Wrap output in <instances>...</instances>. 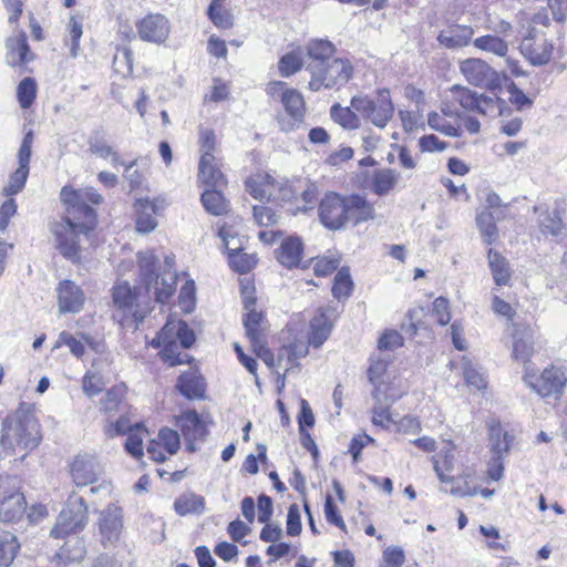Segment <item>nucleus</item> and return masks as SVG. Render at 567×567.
Here are the masks:
<instances>
[{"label": "nucleus", "instance_id": "obj_3", "mask_svg": "<svg viewBox=\"0 0 567 567\" xmlns=\"http://www.w3.org/2000/svg\"><path fill=\"white\" fill-rule=\"evenodd\" d=\"M40 440V425L32 405L20 403L17 411L2 423L0 445L6 451H13L17 446L32 450L39 445Z\"/></svg>", "mask_w": 567, "mask_h": 567}, {"label": "nucleus", "instance_id": "obj_54", "mask_svg": "<svg viewBox=\"0 0 567 567\" xmlns=\"http://www.w3.org/2000/svg\"><path fill=\"white\" fill-rule=\"evenodd\" d=\"M301 188V183L298 185L291 184L289 182H277L275 186V194L272 196L274 199H280L282 202H299V190Z\"/></svg>", "mask_w": 567, "mask_h": 567}, {"label": "nucleus", "instance_id": "obj_46", "mask_svg": "<svg viewBox=\"0 0 567 567\" xmlns=\"http://www.w3.org/2000/svg\"><path fill=\"white\" fill-rule=\"evenodd\" d=\"M229 266L239 274H246L256 265L255 257L244 252L241 249H229Z\"/></svg>", "mask_w": 567, "mask_h": 567}, {"label": "nucleus", "instance_id": "obj_16", "mask_svg": "<svg viewBox=\"0 0 567 567\" xmlns=\"http://www.w3.org/2000/svg\"><path fill=\"white\" fill-rule=\"evenodd\" d=\"M99 529L102 543L113 544L120 539L123 529V511L115 504H110L100 513Z\"/></svg>", "mask_w": 567, "mask_h": 567}, {"label": "nucleus", "instance_id": "obj_23", "mask_svg": "<svg viewBox=\"0 0 567 567\" xmlns=\"http://www.w3.org/2000/svg\"><path fill=\"white\" fill-rule=\"evenodd\" d=\"M255 303L254 298L246 297L244 300V309L247 311L244 318V327L252 347L260 343L265 330V318L261 312L255 310Z\"/></svg>", "mask_w": 567, "mask_h": 567}, {"label": "nucleus", "instance_id": "obj_51", "mask_svg": "<svg viewBox=\"0 0 567 567\" xmlns=\"http://www.w3.org/2000/svg\"><path fill=\"white\" fill-rule=\"evenodd\" d=\"M37 84L32 78H24L18 85V100L22 109L31 106L35 99Z\"/></svg>", "mask_w": 567, "mask_h": 567}, {"label": "nucleus", "instance_id": "obj_10", "mask_svg": "<svg viewBox=\"0 0 567 567\" xmlns=\"http://www.w3.org/2000/svg\"><path fill=\"white\" fill-rule=\"evenodd\" d=\"M523 379L542 398L561 395L567 382L564 370L555 365L546 368L539 375L529 372L526 367Z\"/></svg>", "mask_w": 567, "mask_h": 567}, {"label": "nucleus", "instance_id": "obj_47", "mask_svg": "<svg viewBox=\"0 0 567 567\" xmlns=\"http://www.w3.org/2000/svg\"><path fill=\"white\" fill-rule=\"evenodd\" d=\"M451 92L453 94L454 101H456L464 110H467V111L476 110L480 94L471 91L467 87L460 86V85H454L451 89Z\"/></svg>", "mask_w": 567, "mask_h": 567}, {"label": "nucleus", "instance_id": "obj_38", "mask_svg": "<svg viewBox=\"0 0 567 567\" xmlns=\"http://www.w3.org/2000/svg\"><path fill=\"white\" fill-rule=\"evenodd\" d=\"M200 200L206 212L214 216L224 215L229 209V203L226 200L224 195L215 189L205 190L202 194Z\"/></svg>", "mask_w": 567, "mask_h": 567}, {"label": "nucleus", "instance_id": "obj_22", "mask_svg": "<svg viewBox=\"0 0 567 567\" xmlns=\"http://www.w3.org/2000/svg\"><path fill=\"white\" fill-rule=\"evenodd\" d=\"M100 472L96 460L87 454L78 455L71 466V475L78 486H87L94 483Z\"/></svg>", "mask_w": 567, "mask_h": 567}, {"label": "nucleus", "instance_id": "obj_33", "mask_svg": "<svg viewBox=\"0 0 567 567\" xmlns=\"http://www.w3.org/2000/svg\"><path fill=\"white\" fill-rule=\"evenodd\" d=\"M89 151L91 154L104 159L110 157L114 167L124 165L120 155L113 150L100 132H94L89 138Z\"/></svg>", "mask_w": 567, "mask_h": 567}, {"label": "nucleus", "instance_id": "obj_4", "mask_svg": "<svg viewBox=\"0 0 567 567\" xmlns=\"http://www.w3.org/2000/svg\"><path fill=\"white\" fill-rule=\"evenodd\" d=\"M148 296L142 288H132L127 281L117 282L113 288V302L122 312V324L136 329L150 312Z\"/></svg>", "mask_w": 567, "mask_h": 567}, {"label": "nucleus", "instance_id": "obj_26", "mask_svg": "<svg viewBox=\"0 0 567 567\" xmlns=\"http://www.w3.org/2000/svg\"><path fill=\"white\" fill-rule=\"evenodd\" d=\"M302 250L301 239L297 236H290L281 241L280 247L276 250V258L286 268L298 267Z\"/></svg>", "mask_w": 567, "mask_h": 567}, {"label": "nucleus", "instance_id": "obj_6", "mask_svg": "<svg viewBox=\"0 0 567 567\" xmlns=\"http://www.w3.org/2000/svg\"><path fill=\"white\" fill-rule=\"evenodd\" d=\"M309 89L318 92L321 89H339L346 85L353 75V66L347 59L334 58L321 65L310 68Z\"/></svg>", "mask_w": 567, "mask_h": 567}, {"label": "nucleus", "instance_id": "obj_61", "mask_svg": "<svg viewBox=\"0 0 567 567\" xmlns=\"http://www.w3.org/2000/svg\"><path fill=\"white\" fill-rule=\"evenodd\" d=\"M308 346L305 342H295L284 347V353L287 354V365H297L299 359L308 354Z\"/></svg>", "mask_w": 567, "mask_h": 567}, {"label": "nucleus", "instance_id": "obj_20", "mask_svg": "<svg viewBox=\"0 0 567 567\" xmlns=\"http://www.w3.org/2000/svg\"><path fill=\"white\" fill-rule=\"evenodd\" d=\"M533 210L538 215L537 225L543 235L557 237L564 234L566 225L563 221V208L556 207L550 212L546 204H539L534 206Z\"/></svg>", "mask_w": 567, "mask_h": 567}, {"label": "nucleus", "instance_id": "obj_63", "mask_svg": "<svg viewBox=\"0 0 567 567\" xmlns=\"http://www.w3.org/2000/svg\"><path fill=\"white\" fill-rule=\"evenodd\" d=\"M301 529L300 508L297 504H291L287 515V534L289 536H298Z\"/></svg>", "mask_w": 567, "mask_h": 567}, {"label": "nucleus", "instance_id": "obj_36", "mask_svg": "<svg viewBox=\"0 0 567 567\" xmlns=\"http://www.w3.org/2000/svg\"><path fill=\"white\" fill-rule=\"evenodd\" d=\"M86 554L83 539L72 536L60 548L58 556L65 563H81Z\"/></svg>", "mask_w": 567, "mask_h": 567}, {"label": "nucleus", "instance_id": "obj_42", "mask_svg": "<svg viewBox=\"0 0 567 567\" xmlns=\"http://www.w3.org/2000/svg\"><path fill=\"white\" fill-rule=\"evenodd\" d=\"M399 174L390 168L379 169L374 173L372 188L375 194L386 195L398 183Z\"/></svg>", "mask_w": 567, "mask_h": 567}, {"label": "nucleus", "instance_id": "obj_11", "mask_svg": "<svg viewBox=\"0 0 567 567\" xmlns=\"http://www.w3.org/2000/svg\"><path fill=\"white\" fill-rule=\"evenodd\" d=\"M285 114L277 115V122L280 130L291 132L299 128L305 121L306 103L301 93L291 89L281 94V101Z\"/></svg>", "mask_w": 567, "mask_h": 567}, {"label": "nucleus", "instance_id": "obj_13", "mask_svg": "<svg viewBox=\"0 0 567 567\" xmlns=\"http://www.w3.org/2000/svg\"><path fill=\"white\" fill-rule=\"evenodd\" d=\"M389 363V358L372 359L368 370L369 381L374 386L372 396L374 400H378V402H380L381 396H384L385 400L395 399V395L391 393V384L394 380V375L388 369Z\"/></svg>", "mask_w": 567, "mask_h": 567}, {"label": "nucleus", "instance_id": "obj_25", "mask_svg": "<svg viewBox=\"0 0 567 567\" xmlns=\"http://www.w3.org/2000/svg\"><path fill=\"white\" fill-rule=\"evenodd\" d=\"M135 209L136 230L141 234L153 231L157 226L155 215L159 209L158 200L138 199L135 204Z\"/></svg>", "mask_w": 567, "mask_h": 567}, {"label": "nucleus", "instance_id": "obj_58", "mask_svg": "<svg viewBox=\"0 0 567 567\" xmlns=\"http://www.w3.org/2000/svg\"><path fill=\"white\" fill-rule=\"evenodd\" d=\"M383 400L384 401H389V400L393 401L392 399L385 400L384 396H381L380 402H378V400H375V403L373 406L372 422L374 425H379V426L386 429L389 423L393 422V421H392V416L389 411V404L383 403L382 402Z\"/></svg>", "mask_w": 567, "mask_h": 567}, {"label": "nucleus", "instance_id": "obj_45", "mask_svg": "<svg viewBox=\"0 0 567 567\" xmlns=\"http://www.w3.org/2000/svg\"><path fill=\"white\" fill-rule=\"evenodd\" d=\"M331 118L347 130H353L359 126V117L350 107H342L334 104L330 109Z\"/></svg>", "mask_w": 567, "mask_h": 567}, {"label": "nucleus", "instance_id": "obj_2", "mask_svg": "<svg viewBox=\"0 0 567 567\" xmlns=\"http://www.w3.org/2000/svg\"><path fill=\"white\" fill-rule=\"evenodd\" d=\"M320 223L329 230H341L348 224L359 225L374 218V208L363 196H341L329 192L318 207Z\"/></svg>", "mask_w": 567, "mask_h": 567}, {"label": "nucleus", "instance_id": "obj_34", "mask_svg": "<svg viewBox=\"0 0 567 567\" xmlns=\"http://www.w3.org/2000/svg\"><path fill=\"white\" fill-rule=\"evenodd\" d=\"M487 258L495 284L497 286L507 285L511 278V271L506 259L492 248L488 250Z\"/></svg>", "mask_w": 567, "mask_h": 567}, {"label": "nucleus", "instance_id": "obj_28", "mask_svg": "<svg viewBox=\"0 0 567 567\" xmlns=\"http://www.w3.org/2000/svg\"><path fill=\"white\" fill-rule=\"evenodd\" d=\"M307 56L306 61V70L310 72V68L315 64L321 65L322 63L334 59V45L328 41L322 39H315L308 42L307 47Z\"/></svg>", "mask_w": 567, "mask_h": 567}, {"label": "nucleus", "instance_id": "obj_60", "mask_svg": "<svg viewBox=\"0 0 567 567\" xmlns=\"http://www.w3.org/2000/svg\"><path fill=\"white\" fill-rule=\"evenodd\" d=\"M405 556L401 547H389L383 551L380 567H402Z\"/></svg>", "mask_w": 567, "mask_h": 567}, {"label": "nucleus", "instance_id": "obj_56", "mask_svg": "<svg viewBox=\"0 0 567 567\" xmlns=\"http://www.w3.org/2000/svg\"><path fill=\"white\" fill-rule=\"evenodd\" d=\"M491 449L497 458H502V455L509 449L508 434L503 432L499 426L491 429Z\"/></svg>", "mask_w": 567, "mask_h": 567}, {"label": "nucleus", "instance_id": "obj_5", "mask_svg": "<svg viewBox=\"0 0 567 567\" xmlns=\"http://www.w3.org/2000/svg\"><path fill=\"white\" fill-rule=\"evenodd\" d=\"M157 258L152 251L138 252V266L141 280L144 284V291L150 293L154 289V297L157 302L164 303L175 291L176 276L173 272H164L161 277L155 272Z\"/></svg>", "mask_w": 567, "mask_h": 567}, {"label": "nucleus", "instance_id": "obj_40", "mask_svg": "<svg viewBox=\"0 0 567 567\" xmlns=\"http://www.w3.org/2000/svg\"><path fill=\"white\" fill-rule=\"evenodd\" d=\"M126 389L124 385H114L101 400V411L105 414L113 415L120 411L125 398Z\"/></svg>", "mask_w": 567, "mask_h": 567}, {"label": "nucleus", "instance_id": "obj_18", "mask_svg": "<svg viewBox=\"0 0 567 567\" xmlns=\"http://www.w3.org/2000/svg\"><path fill=\"white\" fill-rule=\"evenodd\" d=\"M513 348L512 357L523 362H529L534 353V331L530 327L519 323L512 324Z\"/></svg>", "mask_w": 567, "mask_h": 567}, {"label": "nucleus", "instance_id": "obj_59", "mask_svg": "<svg viewBox=\"0 0 567 567\" xmlns=\"http://www.w3.org/2000/svg\"><path fill=\"white\" fill-rule=\"evenodd\" d=\"M199 143L203 158V165L207 164L208 159H212L215 151V134L212 130H200Z\"/></svg>", "mask_w": 567, "mask_h": 567}, {"label": "nucleus", "instance_id": "obj_55", "mask_svg": "<svg viewBox=\"0 0 567 567\" xmlns=\"http://www.w3.org/2000/svg\"><path fill=\"white\" fill-rule=\"evenodd\" d=\"M156 441L171 455L176 454L181 446L179 434L167 427L158 432Z\"/></svg>", "mask_w": 567, "mask_h": 567}, {"label": "nucleus", "instance_id": "obj_49", "mask_svg": "<svg viewBox=\"0 0 567 567\" xmlns=\"http://www.w3.org/2000/svg\"><path fill=\"white\" fill-rule=\"evenodd\" d=\"M29 176V168L19 167L10 175L7 185L3 187V195L13 196L20 193Z\"/></svg>", "mask_w": 567, "mask_h": 567}, {"label": "nucleus", "instance_id": "obj_14", "mask_svg": "<svg viewBox=\"0 0 567 567\" xmlns=\"http://www.w3.org/2000/svg\"><path fill=\"white\" fill-rule=\"evenodd\" d=\"M137 34L144 42L161 44L169 35L168 19L161 13H150L136 22Z\"/></svg>", "mask_w": 567, "mask_h": 567}, {"label": "nucleus", "instance_id": "obj_64", "mask_svg": "<svg viewBox=\"0 0 567 567\" xmlns=\"http://www.w3.org/2000/svg\"><path fill=\"white\" fill-rule=\"evenodd\" d=\"M62 344H65L75 357L83 355L85 351L83 342L66 331H62L59 334V340L55 348H59Z\"/></svg>", "mask_w": 567, "mask_h": 567}, {"label": "nucleus", "instance_id": "obj_29", "mask_svg": "<svg viewBox=\"0 0 567 567\" xmlns=\"http://www.w3.org/2000/svg\"><path fill=\"white\" fill-rule=\"evenodd\" d=\"M176 388L187 399H200L204 396V382L197 371L189 370L179 375Z\"/></svg>", "mask_w": 567, "mask_h": 567}, {"label": "nucleus", "instance_id": "obj_53", "mask_svg": "<svg viewBox=\"0 0 567 567\" xmlns=\"http://www.w3.org/2000/svg\"><path fill=\"white\" fill-rule=\"evenodd\" d=\"M463 374L467 385L475 388L476 390H483L486 388V380L481 370L470 361L463 362Z\"/></svg>", "mask_w": 567, "mask_h": 567}, {"label": "nucleus", "instance_id": "obj_41", "mask_svg": "<svg viewBox=\"0 0 567 567\" xmlns=\"http://www.w3.org/2000/svg\"><path fill=\"white\" fill-rule=\"evenodd\" d=\"M476 225L481 236L487 245L495 243L498 238V229L495 224V217L491 212L483 210L476 216Z\"/></svg>", "mask_w": 567, "mask_h": 567}, {"label": "nucleus", "instance_id": "obj_24", "mask_svg": "<svg viewBox=\"0 0 567 567\" xmlns=\"http://www.w3.org/2000/svg\"><path fill=\"white\" fill-rule=\"evenodd\" d=\"M474 35V29L465 24H452L442 30L437 35V41L446 49H462L470 44Z\"/></svg>", "mask_w": 567, "mask_h": 567}, {"label": "nucleus", "instance_id": "obj_9", "mask_svg": "<svg viewBox=\"0 0 567 567\" xmlns=\"http://www.w3.org/2000/svg\"><path fill=\"white\" fill-rule=\"evenodd\" d=\"M351 107L380 128L386 126L394 113L390 92L386 89L379 90L374 100L368 96H353Z\"/></svg>", "mask_w": 567, "mask_h": 567}, {"label": "nucleus", "instance_id": "obj_35", "mask_svg": "<svg viewBox=\"0 0 567 567\" xmlns=\"http://www.w3.org/2000/svg\"><path fill=\"white\" fill-rule=\"evenodd\" d=\"M473 44L476 49L505 58L508 52L507 42L495 34H486L474 39Z\"/></svg>", "mask_w": 567, "mask_h": 567}, {"label": "nucleus", "instance_id": "obj_57", "mask_svg": "<svg viewBox=\"0 0 567 567\" xmlns=\"http://www.w3.org/2000/svg\"><path fill=\"white\" fill-rule=\"evenodd\" d=\"M208 16L218 28L228 29L233 25L231 14L221 4L210 3Z\"/></svg>", "mask_w": 567, "mask_h": 567}, {"label": "nucleus", "instance_id": "obj_7", "mask_svg": "<svg viewBox=\"0 0 567 567\" xmlns=\"http://www.w3.org/2000/svg\"><path fill=\"white\" fill-rule=\"evenodd\" d=\"M176 340L185 349L189 348L195 341L193 330L182 320L167 322L159 332V341L165 342V349L161 350L162 359L172 367L188 361L187 353L177 352Z\"/></svg>", "mask_w": 567, "mask_h": 567}, {"label": "nucleus", "instance_id": "obj_12", "mask_svg": "<svg viewBox=\"0 0 567 567\" xmlns=\"http://www.w3.org/2000/svg\"><path fill=\"white\" fill-rule=\"evenodd\" d=\"M460 72L474 86L494 89L501 85L498 73L486 61L478 58L461 61Z\"/></svg>", "mask_w": 567, "mask_h": 567}, {"label": "nucleus", "instance_id": "obj_31", "mask_svg": "<svg viewBox=\"0 0 567 567\" xmlns=\"http://www.w3.org/2000/svg\"><path fill=\"white\" fill-rule=\"evenodd\" d=\"M25 509L24 496L14 492L0 502V519L13 522L22 516Z\"/></svg>", "mask_w": 567, "mask_h": 567}, {"label": "nucleus", "instance_id": "obj_39", "mask_svg": "<svg viewBox=\"0 0 567 567\" xmlns=\"http://www.w3.org/2000/svg\"><path fill=\"white\" fill-rule=\"evenodd\" d=\"M506 102L497 97L494 93L491 95L480 94L476 112L484 116L497 117L503 115Z\"/></svg>", "mask_w": 567, "mask_h": 567}, {"label": "nucleus", "instance_id": "obj_62", "mask_svg": "<svg viewBox=\"0 0 567 567\" xmlns=\"http://www.w3.org/2000/svg\"><path fill=\"white\" fill-rule=\"evenodd\" d=\"M82 33V23L79 22L74 17H71L69 20V39L71 42L70 55L73 58L78 55Z\"/></svg>", "mask_w": 567, "mask_h": 567}, {"label": "nucleus", "instance_id": "obj_43", "mask_svg": "<svg viewBox=\"0 0 567 567\" xmlns=\"http://www.w3.org/2000/svg\"><path fill=\"white\" fill-rule=\"evenodd\" d=\"M306 64L302 58L301 49L293 50L281 56L278 63L279 72L282 76H290Z\"/></svg>", "mask_w": 567, "mask_h": 567}, {"label": "nucleus", "instance_id": "obj_30", "mask_svg": "<svg viewBox=\"0 0 567 567\" xmlns=\"http://www.w3.org/2000/svg\"><path fill=\"white\" fill-rule=\"evenodd\" d=\"M174 509L179 516L202 515L205 512V498L195 493H184L174 502Z\"/></svg>", "mask_w": 567, "mask_h": 567}, {"label": "nucleus", "instance_id": "obj_50", "mask_svg": "<svg viewBox=\"0 0 567 567\" xmlns=\"http://www.w3.org/2000/svg\"><path fill=\"white\" fill-rule=\"evenodd\" d=\"M145 434L146 431L140 425H136V427L134 430H131L127 435L125 442V450L135 458H140L143 456V437Z\"/></svg>", "mask_w": 567, "mask_h": 567}, {"label": "nucleus", "instance_id": "obj_8", "mask_svg": "<svg viewBox=\"0 0 567 567\" xmlns=\"http://www.w3.org/2000/svg\"><path fill=\"white\" fill-rule=\"evenodd\" d=\"M86 524L87 506L84 499L80 496L71 495L65 508L60 512L56 523L51 529V536L54 538L72 537L83 530Z\"/></svg>", "mask_w": 567, "mask_h": 567}, {"label": "nucleus", "instance_id": "obj_21", "mask_svg": "<svg viewBox=\"0 0 567 567\" xmlns=\"http://www.w3.org/2000/svg\"><path fill=\"white\" fill-rule=\"evenodd\" d=\"M553 44L545 38L525 37L520 42L522 54L536 66L547 64L553 55Z\"/></svg>", "mask_w": 567, "mask_h": 567}, {"label": "nucleus", "instance_id": "obj_52", "mask_svg": "<svg viewBox=\"0 0 567 567\" xmlns=\"http://www.w3.org/2000/svg\"><path fill=\"white\" fill-rule=\"evenodd\" d=\"M104 384L101 373L94 370H89L82 379V389L87 396H95L101 393Z\"/></svg>", "mask_w": 567, "mask_h": 567}, {"label": "nucleus", "instance_id": "obj_1", "mask_svg": "<svg viewBox=\"0 0 567 567\" xmlns=\"http://www.w3.org/2000/svg\"><path fill=\"white\" fill-rule=\"evenodd\" d=\"M60 196L65 205V216L51 225V231L58 251L78 264L84 245L92 243L91 235L96 226V214L90 204H101L103 196L93 187L73 189L69 186L62 187Z\"/></svg>", "mask_w": 567, "mask_h": 567}, {"label": "nucleus", "instance_id": "obj_19", "mask_svg": "<svg viewBox=\"0 0 567 567\" xmlns=\"http://www.w3.org/2000/svg\"><path fill=\"white\" fill-rule=\"evenodd\" d=\"M177 425L189 452L196 450L195 442L205 437L207 430L196 411H186L177 419Z\"/></svg>", "mask_w": 567, "mask_h": 567}, {"label": "nucleus", "instance_id": "obj_27", "mask_svg": "<svg viewBox=\"0 0 567 567\" xmlns=\"http://www.w3.org/2000/svg\"><path fill=\"white\" fill-rule=\"evenodd\" d=\"M6 48V61L11 66L23 64L32 59V56H29V45L23 31H19L17 34L7 39Z\"/></svg>", "mask_w": 567, "mask_h": 567}, {"label": "nucleus", "instance_id": "obj_44", "mask_svg": "<svg viewBox=\"0 0 567 567\" xmlns=\"http://www.w3.org/2000/svg\"><path fill=\"white\" fill-rule=\"evenodd\" d=\"M207 162V164L203 165V158L199 159V181L210 186L221 185L224 182V175L215 164V156H212V159H208Z\"/></svg>", "mask_w": 567, "mask_h": 567}, {"label": "nucleus", "instance_id": "obj_17", "mask_svg": "<svg viewBox=\"0 0 567 567\" xmlns=\"http://www.w3.org/2000/svg\"><path fill=\"white\" fill-rule=\"evenodd\" d=\"M58 307L60 313H78L83 309L85 295L71 280H63L56 287Z\"/></svg>", "mask_w": 567, "mask_h": 567}, {"label": "nucleus", "instance_id": "obj_48", "mask_svg": "<svg viewBox=\"0 0 567 567\" xmlns=\"http://www.w3.org/2000/svg\"><path fill=\"white\" fill-rule=\"evenodd\" d=\"M351 290H352V280H351L350 274H349L348 269L341 268L334 277V281H333V286H332V295L334 298L340 300L342 298L349 297Z\"/></svg>", "mask_w": 567, "mask_h": 567}, {"label": "nucleus", "instance_id": "obj_37", "mask_svg": "<svg viewBox=\"0 0 567 567\" xmlns=\"http://www.w3.org/2000/svg\"><path fill=\"white\" fill-rule=\"evenodd\" d=\"M20 544L16 535L10 532H0V566L10 567L19 551Z\"/></svg>", "mask_w": 567, "mask_h": 567}, {"label": "nucleus", "instance_id": "obj_32", "mask_svg": "<svg viewBox=\"0 0 567 567\" xmlns=\"http://www.w3.org/2000/svg\"><path fill=\"white\" fill-rule=\"evenodd\" d=\"M276 179L269 175L256 176L246 181V190L256 199H270L275 194Z\"/></svg>", "mask_w": 567, "mask_h": 567}, {"label": "nucleus", "instance_id": "obj_15", "mask_svg": "<svg viewBox=\"0 0 567 567\" xmlns=\"http://www.w3.org/2000/svg\"><path fill=\"white\" fill-rule=\"evenodd\" d=\"M338 309L333 306L321 307L310 322L309 344L319 348L328 339L332 323L338 317Z\"/></svg>", "mask_w": 567, "mask_h": 567}]
</instances>
